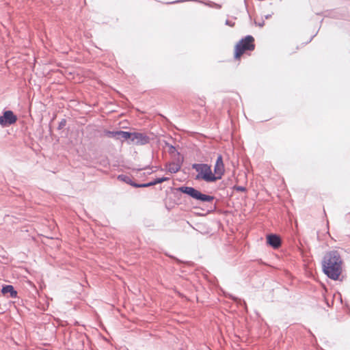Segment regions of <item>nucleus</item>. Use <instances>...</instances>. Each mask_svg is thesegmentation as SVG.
<instances>
[{
  "mask_svg": "<svg viewBox=\"0 0 350 350\" xmlns=\"http://www.w3.org/2000/svg\"><path fill=\"white\" fill-rule=\"evenodd\" d=\"M17 121V117L12 111H5L0 116V125L3 127L14 124Z\"/></svg>",
  "mask_w": 350,
  "mask_h": 350,
  "instance_id": "obj_6",
  "label": "nucleus"
},
{
  "mask_svg": "<svg viewBox=\"0 0 350 350\" xmlns=\"http://www.w3.org/2000/svg\"><path fill=\"white\" fill-rule=\"evenodd\" d=\"M211 4H213V2H211V4L208 3V5L211 6Z\"/></svg>",
  "mask_w": 350,
  "mask_h": 350,
  "instance_id": "obj_25",
  "label": "nucleus"
},
{
  "mask_svg": "<svg viewBox=\"0 0 350 350\" xmlns=\"http://www.w3.org/2000/svg\"><path fill=\"white\" fill-rule=\"evenodd\" d=\"M132 133L124 131H119V139H126L131 142Z\"/></svg>",
  "mask_w": 350,
  "mask_h": 350,
  "instance_id": "obj_13",
  "label": "nucleus"
},
{
  "mask_svg": "<svg viewBox=\"0 0 350 350\" xmlns=\"http://www.w3.org/2000/svg\"><path fill=\"white\" fill-rule=\"evenodd\" d=\"M1 293L3 295L10 294V297L11 298H16L17 297L18 293L14 289V286L12 285H4L2 287Z\"/></svg>",
  "mask_w": 350,
  "mask_h": 350,
  "instance_id": "obj_10",
  "label": "nucleus"
},
{
  "mask_svg": "<svg viewBox=\"0 0 350 350\" xmlns=\"http://www.w3.org/2000/svg\"><path fill=\"white\" fill-rule=\"evenodd\" d=\"M181 167V165L177 163H170L167 165V171L172 174L178 172Z\"/></svg>",
  "mask_w": 350,
  "mask_h": 350,
  "instance_id": "obj_11",
  "label": "nucleus"
},
{
  "mask_svg": "<svg viewBox=\"0 0 350 350\" xmlns=\"http://www.w3.org/2000/svg\"><path fill=\"white\" fill-rule=\"evenodd\" d=\"M235 189H236V190L241 191V186L237 185V186H235Z\"/></svg>",
  "mask_w": 350,
  "mask_h": 350,
  "instance_id": "obj_21",
  "label": "nucleus"
},
{
  "mask_svg": "<svg viewBox=\"0 0 350 350\" xmlns=\"http://www.w3.org/2000/svg\"><path fill=\"white\" fill-rule=\"evenodd\" d=\"M118 179L120 181L124 182L131 186L133 187V185H137V183H134L131 178L127 175L120 174L118 176Z\"/></svg>",
  "mask_w": 350,
  "mask_h": 350,
  "instance_id": "obj_12",
  "label": "nucleus"
},
{
  "mask_svg": "<svg viewBox=\"0 0 350 350\" xmlns=\"http://www.w3.org/2000/svg\"><path fill=\"white\" fill-rule=\"evenodd\" d=\"M225 172L224 164L223 162V158L221 154L217 156L216 162L214 166V174L213 176L216 178V180H220L224 175Z\"/></svg>",
  "mask_w": 350,
  "mask_h": 350,
  "instance_id": "obj_7",
  "label": "nucleus"
},
{
  "mask_svg": "<svg viewBox=\"0 0 350 350\" xmlns=\"http://www.w3.org/2000/svg\"><path fill=\"white\" fill-rule=\"evenodd\" d=\"M105 135L107 136H108L109 137H113L116 139H119V131H106Z\"/></svg>",
  "mask_w": 350,
  "mask_h": 350,
  "instance_id": "obj_15",
  "label": "nucleus"
},
{
  "mask_svg": "<svg viewBox=\"0 0 350 350\" xmlns=\"http://www.w3.org/2000/svg\"><path fill=\"white\" fill-rule=\"evenodd\" d=\"M66 119H62L59 123V125H58V127H57V129L58 130H62V129L64 128V126H66Z\"/></svg>",
  "mask_w": 350,
  "mask_h": 350,
  "instance_id": "obj_18",
  "label": "nucleus"
},
{
  "mask_svg": "<svg viewBox=\"0 0 350 350\" xmlns=\"http://www.w3.org/2000/svg\"><path fill=\"white\" fill-rule=\"evenodd\" d=\"M177 190L202 202H211L214 199L213 196L202 193L198 189L191 187L183 186L178 187Z\"/></svg>",
  "mask_w": 350,
  "mask_h": 350,
  "instance_id": "obj_2",
  "label": "nucleus"
},
{
  "mask_svg": "<svg viewBox=\"0 0 350 350\" xmlns=\"http://www.w3.org/2000/svg\"><path fill=\"white\" fill-rule=\"evenodd\" d=\"M342 261L337 251L327 252L323 258V270L331 279L336 280L342 273Z\"/></svg>",
  "mask_w": 350,
  "mask_h": 350,
  "instance_id": "obj_1",
  "label": "nucleus"
},
{
  "mask_svg": "<svg viewBox=\"0 0 350 350\" xmlns=\"http://www.w3.org/2000/svg\"><path fill=\"white\" fill-rule=\"evenodd\" d=\"M194 169L199 174L197 175L196 178H202L206 182H215L216 178L213 176V173L211 171V166L205 163H195L192 165Z\"/></svg>",
  "mask_w": 350,
  "mask_h": 350,
  "instance_id": "obj_4",
  "label": "nucleus"
},
{
  "mask_svg": "<svg viewBox=\"0 0 350 350\" xmlns=\"http://www.w3.org/2000/svg\"><path fill=\"white\" fill-rule=\"evenodd\" d=\"M166 146L169 148V152L170 154H174L176 152V149L175 148V146L171 145V144H166Z\"/></svg>",
  "mask_w": 350,
  "mask_h": 350,
  "instance_id": "obj_19",
  "label": "nucleus"
},
{
  "mask_svg": "<svg viewBox=\"0 0 350 350\" xmlns=\"http://www.w3.org/2000/svg\"><path fill=\"white\" fill-rule=\"evenodd\" d=\"M150 137L144 133L133 132L131 135V142L129 144H134L137 146L146 145L150 142Z\"/></svg>",
  "mask_w": 350,
  "mask_h": 350,
  "instance_id": "obj_5",
  "label": "nucleus"
},
{
  "mask_svg": "<svg viewBox=\"0 0 350 350\" xmlns=\"http://www.w3.org/2000/svg\"><path fill=\"white\" fill-rule=\"evenodd\" d=\"M177 190L202 202H211L214 199L213 196L202 193L198 189L191 187L183 186L178 187Z\"/></svg>",
  "mask_w": 350,
  "mask_h": 350,
  "instance_id": "obj_3",
  "label": "nucleus"
},
{
  "mask_svg": "<svg viewBox=\"0 0 350 350\" xmlns=\"http://www.w3.org/2000/svg\"><path fill=\"white\" fill-rule=\"evenodd\" d=\"M234 57L239 59L241 57V40L235 45Z\"/></svg>",
  "mask_w": 350,
  "mask_h": 350,
  "instance_id": "obj_14",
  "label": "nucleus"
},
{
  "mask_svg": "<svg viewBox=\"0 0 350 350\" xmlns=\"http://www.w3.org/2000/svg\"><path fill=\"white\" fill-rule=\"evenodd\" d=\"M169 180V178L167 177H161V178H156L154 181V185H157V184H159V183H161L164 181H166Z\"/></svg>",
  "mask_w": 350,
  "mask_h": 350,
  "instance_id": "obj_17",
  "label": "nucleus"
},
{
  "mask_svg": "<svg viewBox=\"0 0 350 350\" xmlns=\"http://www.w3.org/2000/svg\"><path fill=\"white\" fill-rule=\"evenodd\" d=\"M214 5H215V7H216L217 8H220V5H217V4L214 3Z\"/></svg>",
  "mask_w": 350,
  "mask_h": 350,
  "instance_id": "obj_22",
  "label": "nucleus"
},
{
  "mask_svg": "<svg viewBox=\"0 0 350 350\" xmlns=\"http://www.w3.org/2000/svg\"><path fill=\"white\" fill-rule=\"evenodd\" d=\"M211 4H213V2H211V4L208 3V5L211 6Z\"/></svg>",
  "mask_w": 350,
  "mask_h": 350,
  "instance_id": "obj_23",
  "label": "nucleus"
},
{
  "mask_svg": "<svg viewBox=\"0 0 350 350\" xmlns=\"http://www.w3.org/2000/svg\"><path fill=\"white\" fill-rule=\"evenodd\" d=\"M255 49L254 38L252 36H247L242 39V54L246 51H254Z\"/></svg>",
  "mask_w": 350,
  "mask_h": 350,
  "instance_id": "obj_8",
  "label": "nucleus"
},
{
  "mask_svg": "<svg viewBox=\"0 0 350 350\" xmlns=\"http://www.w3.org/2000/svg\"><path fill=\"white\" fill-rule=\"evenodd\" d=\"M153 185H154V181H151V182H149L147 183H142V184L137 183V185H133V187L142 188V187H148L153 186Z\"/></svg>",
  "mask_w": 350,
  "mask_h": 350,
  "instance_id": "obj_16",
  "label": "nucleus"
},
{
  "mask_svg": "<svg viewBox=\"0 0 350 350\" xmlns=\"http://www.w3.org/2000/svg\"><path fill=\"white\" fill-rule=\"evenodd\" d=\"M267 243L273 248H278L281 245V239L276 234H269L267 237Z\"/></svg>",
  "mask_w": 350,
  "mask_h": 350,
  "instance_id": "obj_9",
  "label": "nucleus"
},
{
  "mask_svg": "<svg viewBox=\"0 0 350 350\" xmlns=\"http://www.w3.org/2000/svg\"><path fill=\"white\" fill-rule=\"evenodd\" d=\"M211 4H213V2H211V4L208 3V5L211 6Z\"/></svg>",
  "mask_w": 350,
  "mask_h": 350,
  "instance_id": "obj_24",
  "label": "nucleus"
},
{
  "mask_svg": "<svg viewBox=\"0 0 350 350\" xmlns=\"http://www.w3.org/2000/svg\"><path fill=\"white\" fill-rule=\"evenodd\" d=\"M226 25H230V26H233V24H232L228 20H227L226 21Z\"/></svg>",
  "mask_w": 350,
  "mask_h": 350,
  "instance_id": "obj_20",
  "label": "nucleus"
}]
</instances>
